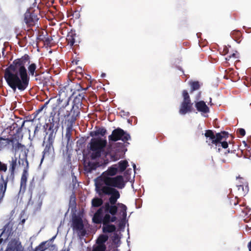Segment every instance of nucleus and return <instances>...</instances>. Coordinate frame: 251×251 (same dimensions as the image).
Here are the masks:
<instances>
[{
    "mask_svg": "<svg viewBox=\"0 0 251 251\" xmlns=\"http://www.w3.org/2000/svg\"><path fill=\"white\" fill-rule=\"evenodd\" d=\"M96 188L98 189L99 188L98 184L97 182H96Z\"/></svg>",
    "mask_w": 251,
    "mask_h": 251,
    "instance_id": "obj_29",
    "label": "nucleus"
},
{
    "mask_svg": "<svg viewBox=\"0 0 251 251\" xmlns=\"http://www.w3.org/2000/svg\"><path fill=\"white\" fill-rule=\"evenodd\" d=\"M118 208L119 210L120 211V213L121 214L123 217L125 218L126 215V207L123 204L118 203Z\"/></svg>",
    "mask_w": 251,
    "mask_h": 251,
    "instance_id": "obj_13",
    "label": "nucleus"
},
{
    "mask_svg": "<svg viewBox=\"0 0 251 251\" xmlns=\"http://www.w3.org/2000/svg\"><path fill=\"white\" fill-rule=\"evenodd\" d=\"M118 173V170L117 165H113L104 172L97 179V181L100 180L103 181L106 185L105 187L123 189L125 186L126 181L125 180L122 176L113 177Z\"/></svg>",
    "mask_w": 251,
    "mask_h": 251,
    "instance_id": "obj_2",
    "label": "nucleus"
},
{
    "mask_svg": "<svg viewBox=\"0 0 251 251\" xmlns=\"http://www.w3.org/2000/svg\"><path fill=\"white\" fill-rule=\"evenodd\" d=\"M196 106L197 110L201 112L206 113L209 112L208 107L203 101H201L196 103Z\"/></svg>",
    "mask_w": 251,
    "mask_h": 251,
    "instance_id": "obj_10",
    "label": "nucleus"
},
{
    "mask_svg": "<svg viewBox=\"0 0 251 251\" xmlns=\"http://www.w3.org/2000/svg\"><path fill=\"white\" fill-rule=\"evenodd\" d=\"M36 66L35 64H31L30 65L28 68V71L31 75H33L34 74V72L36 70Z\"/></svg>",
    "mask_w": 251,
    "mask_h": 251,
    "instance_id": "obj_20",
    "label": "nucleus"
},
{
    "mask_svg": "<svg viewBox=\"0 0 251 251\" xmlns=\"http://www.w3.org/2000/svg\"><path fill=\"white\" fill-rule=\"evenodd\" d=\"M116 220L115 217H111V216L109 214H106L104 216L102 222L103 224H107L110 222H114Z\"/></svg>",
    "mask_w": 251,
    "mask_h": 251,
    "instance_id": "obj_17",
    "label": "nucleus"
},
{
    "mask_svg": "<svg viewBox=\"0 0 251 251\" xmlns=\"http://www.w3.org/2000/svg\"><path fill=\"white\" fill-rule=\"evenodd\" d=\"M22 248L21 242L19 240H14L9 243L6 251H20Z\"/></svg>",
    "mask_w": 251,
    "mask_h": 251,
    "instance_id": "obj_9",
    "label": "nucleus"
},
{
    "mask_svg": "<svg viewBox=\"0 0 251 251\" xmlns=\"http://www.w3.org/2000/svg\"><path fill=\"white\" fill-rule=\"evenodd\" d=\"M205 136L209 140L211 141V143L217 145L218 143L221 141L223 139L226 138L227 137V133L223 132L216 134L215 136L211 130H207L205 133Z\"/></svg>",
    "mask_w": 251,
    "mask_h": 251,
    "instance_id": "obj_4",
    "label": "nucleus"
},
{
    "mask_svg": "<svg viewBox=\"0 0 251 251\" xmlns=\"http://www.w3.org/2000/svg\"><path fill=\"white\" fill-rule=\"evenodd\" d=\"M115 230V227L114 225L103 224V231L104 232H111Z\"/></svg>",
    "mask_w": 251,
    "mask_h": 251,
    "instance_id": "obj_12",
    "label": "nucleus"
},
{
    "mask_svg": "<svg viewBox=\"0 0 251 251\" xmlns=\"http://www.w3.org/2000/svg\"><path fill=\"white\" fill-rule=\"evenodd\" d=\"M108 237L106 235H101L99 236L97 241V245L94 248L93 251H104L105 247L104 243L107 240Z\"/></svg>",
    "mask_w": 251,
    "mask_h": 251,
    "instance_id": "obj_8",
    "label": "nucleus"
},
{
    "mask_svg": "<svg viewBox=\"0 0 251 251\" xmlns=\"http://www.w3.org/2000/svg\"><path fill=\"white\" fill-rule=\"evenodd\" d=\"M75 34L73 32H71L69 33V34L67 35V40L68 41V43L70 44L71 46H72L75 43Z\"/></svg>",
    "mask_w": 251,
    "mask_h": 251,
    "instance_id": "obj_15",
    "label": "nucleus"
},
{
    "mask_svg": "<svg viewBox=\"0 0 251 251\" xmlns=\"http://www.w3.org/2000/svg\"><path fill=\"white\" fill-rule=\"evenodd\" d=\"M191 87L192 90H195L200 87V84L198 82H193L191 83Z\"/></svg>",
    "mask_w": 251,
    "mask_h": 251,
    "instance_id": "obj_22",
    "label": "nucleus"
},
{
    "mask_svg": "<svg viewBox=\"0 0 251 251\" xmlns=\"http://www.w3.org/2000/svg\"><path fill=\"white\" fill-rule=\"evenodd\" d=\"M133 168L135 169V164H134V165H133Z\"/></svg>",
    "mask_w": 251,
    "mask_h": 251,
    "instance_id": "obj_30",
    "label": "nucleus"
},
{
    "mask_svg": "<svg viewBox=\"0 0 251 251\" xmlns=\"http://www.w3.org/2000/svg\"><path fill=\"white\" fill-rule=\"evenodd\" d=\"M91 150L93 151L92 156L95 158L99 156L103 148L106 144V141L99 138H94L91 141Z\"/></svg>",
    "mask_w": 251,
    "mask_h": 251,
    "instance_id": "obj_3",
    "label": "nucleus"
},
{
    "mask_svg": "<svg viewBox=\"0 0 251 251\" xmlns=\"http://www.w3.org/2000/svg\"><path fill=\"white\" fill-rule=\"evenodd\" d=\"M249 251H251V242H250V245L249 246Z\"/></svg>",
    "mask_w": 251,
    "mask_h": 251,
    "instance_id": "obj_28",
    "label": "nucleus"
},
{
    "mask_svg": "<svg viewBox=\"0 0 251 251\" xmlns=\"http://www.w3.org/2000/svg\"><path fill=\"white\" fill-rule=\"evenodd\" d=\"M102 203V200L100 199L96 198L92 201V205L94 206H99Z\"/></svg>",
    "mask_w": 251,
    "mask_h": 251,
    "instance_id": "obj_19",
    "label": "nucleus"
},
{
    "mask_svg": "<svg viewBox=\"0 0 251 251\" xmlns=\"http://www.w3.org/2000/svg\"><path fill=\"white\" fill-rule=\"evenodd\" d=\"M6 189V182H5L3 180L2 182L0 183V196H1V199L3 197L5 192Z\"/></svg>",
    "mask_w": 251,
    "mask_h": 251,
    "instance_id": "obj_14",
    "label": "nucleus"
},
{
    "mask_svg": "<svg viewBox=\"0 0 251 251\" xmlns=\"http://www.w3.org/2000/svg\"><path fill=\"white\" fill-rule=\"evenodd\" d=\"M221 144V146L224 148V149H226L228 147V144L227 143V142H221V141L220 142Z\"/></svg>",
    "mask_w": 251,
    "mask_h": 251,
    "instance_id": "obj_24",
    "label": "nucleus"
},
{
    "mask_svg": "<svg viewBox=\"0 0 251 251\" xmlns=\"http://www.w3.org/2000/svg\"><path fill=\"white\" fill-rule=\"evenodd\" d=\"M106 132V130L104 129H101L100 130H98L97 132L98 134H100L101 135H104Z\"/></svg>",
    "mask_w": 251,
    "mask_h": 251,
    "instance_id": "obj_25",
    "label": "nucleus"
},
{
    "mask_svg": "<svg viewBox=\"0 0 251 251\" xmlns=\"http://www.w3.org/2000/svg\"><path fill=\"white\" fill-rule=\"evenodd\" d=\"M130 138L129 135L125 132L123 130L121 129H117L114 130L112 134L109 136V139L116 141L119 140L122 141H127Z\"/></svg>",
    "mask_w": 251,
    "mask_h": 251,
    "instance_id": "obj_6",
    "label": "nucleus"
},
{
    "mask_svg": "<svg viewBox=\"0 0 251 251\" xmlns=\"http://www.w3.org/2000/svg\"><path fill=\"white\" fill-rule=\"evenodd\" d=\"M109 212L112 215H115L117 211V208L115 206H111L109 207Z\"/></svg>",
    "mask_w": 251,
    "mask_h": 251,
    "instance_id": "obj_21",
    "label": "nucleus"
},
{
    "mask_svg": "<svg viewBox=\"0 0 251 251\" xmlns=\"http://www.w3.org/2000/svg\"><path fill=\"white\" fill-rule=\"evenodd\" d=\"M102 191L106 194L111 195L109 199V201L112 204H115L117 199L120 197V194L119 192L113 188L110 187H103Z\"/></svg>",
    "mask_w": 251,
    "mask_h": 251,
    "instance_id": "obj_7",
    "label": "nucleus"
},
{
    "mask_svg": "<svg viewBox=\"0 0 251 251\" xmlns=\"http://www.w3.org/2000/svg\"><path fill=\"white\" fill-rule=\"evenodd\" d=\"M84 165L86 168L87 167H88V170L89 171L95 169L97 167L100 166V165L99 164H94V163L93 162H90L88 163V164H87V163L86 162H85Z\"/></svg>",
    "mask_w": 251,
    "mask_h": 251,
    "instance_id": "obj_18",
    "label": "nucleus"
},
{
    "mask_svg": "<svg viewBox=\"0 0 251 251\" xmlns=\"http://www.w3.org/2000/svg\"><path fill=\"white\" fill-rule=\"evenodd\" d=\"M239 133L242 135V136H244L245 135V131L244 129L243 128H240L239 129Z\"/></svg>",
    "mask_w": 251,
    "mask_h": 251,
    "instance_id": "obj_26",
    "label": "nucleus"
},
{
    "mask_svg": "<svg viewBox=\"0 0 251 251\" xmlns=\"http://www.w3.org/2000/svg\"><path fill=\"white\" fill-rule=\"evenodd\" d=\"M26 63H29L27 57L16 60L5 71L4 78L14 91L16 89L24 91L28 86L29 78L25 66Z\"/></svg>",
    "mask_w": 251,
    "mask_h": 251,
    "instance_id": "obj_1",
    "label": "nucleus"
},
{
    "mask_svg": "<svg viewBox=\"0 0 251 251\" xmlns=\"http://www.w3.org/2000/svg\"><path fill=\"white\" fill-rule=\"evenodd\" d=\"M127 162L126 161L124 160V161H121L119 162L118 163V167H119V169H118V172H121L124 171L127 167Z\"/></svg>",
    "mask_w": 251,
    "mask_h": 251,
    "instance_id": "obj_16",
    "label": "nucleus"
},
{
    "mask_svg": "<svg viewBox=\"0 0 251 251\" xmlns=\"http://www.w3.org/2000/svg\"><path fill=\"white\" fill-rule=\"evenodd\" d=\"M183 97V101L180 108L179 112L181 114H185L189 111H190L192 104L190 103L189 96L188 93L186 91L182 92Z\"/></svg>",
    "mask_w": 251,
    "mask_h": 251,
    "instance_id": "obj_5",
    "label": "nucleus"
},
{
    "mask_svg": "<svg viewBox=\"0 0 251 251\" xmlns=\"http://www.w3.org/2000/svg\"><path fill=\"white\" fill-rule=\"evenodd\" d=\"M16 160H13L12 161L11 165H12V167L13 169H14V167L16 166Z\"/></svg>",
    "mask_w": 251,
    "mask_h": 251,
    "instance_id": "obj_27",
    "label": "nucleus"
},
{
    "mask_svg": "<svg viewBox=\"0 0 251 251\" xmlns=\"http://www.w3.org/2000/svg\"><path fill=\"white\" fill-rule=\"evenodd\" d=\"M7 170V166L0 161V171L5 172Z\"/></svg>",
    "mask_w": 251,
    "mask_h": 251,
    "instance_id": "obj_23",
    "label": "nucleus"
},
{
    "mask_svg": "<svg viewBox=\"0 0 251 251\" xmlns=\"http://www.w3.org/2000/svg\"><path fill=\"white\" fill-rule=\"evenodd\" d=\"M102 210L99 209L94 215L93 222L96 224L100 223L102 221Z\"/></svg>",
    "mask_w": 251,
    "mask_h": 251,
    "instance_id": "obj_11",
    "label": "nucleus"
}]
</instances>
